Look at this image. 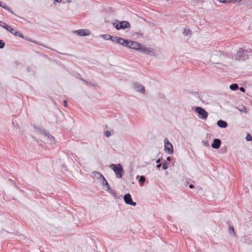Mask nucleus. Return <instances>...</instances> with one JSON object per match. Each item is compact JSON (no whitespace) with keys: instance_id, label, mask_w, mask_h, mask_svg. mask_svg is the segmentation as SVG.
<instances>
[{"instance_id":"nucleus-1","label":"nucleus","mask_w":252,"mask_h":252,"mask_svg":"<svg viewBox=\"0 0 252 252\" xmlns=\"http://www.w3.org/2000/svg\"><path fill=\"white\" fill-rule=\"evenodd\" d=\"M35 131L36 133H40L45 137L49 140L50 142H52L55 140V138L54 136H53L46 129L43 128L41 126H33Z\"/></svg>"},{"instance_id":"nucleus-2","label":"nucleus","mask_w":252,"mask_h":252,"mask_svg":"<svg viewBox=\"0 0 252 252\" xmlns=\"http://www.w3.org/2000/svg\"><path fill=\"white\" fill-rule=\"evenodd\" d=\"M110 167L113 170L116 174V176L117 178H122L124 175V169L121 164H111Z\"/></svg>"},{"instance_id":"nucleus-3","label":"nucleus","mask_w":252,"mask_h":252,"mask_svg":"<svg viewBox=\"0 0 252 252\" xmlns=\"http://www.w3.org/2000/svg\"><path fill=\"white\" fill-rule=\"evenodd\" d=\"M113 25L117 30L129 29L131 27L129 22L127 21H122L120 22L117 20H116V22L113 23Z\"/></svg>"},{"instance_id":"nucleus-4","label":"nucleus","mask_w":252,"mask_h":252,"mask_svg":"<svg viewBox=\"0 0 252 252\" xmlns=\"http://www.w3.org/2000/svg\"><path fill=\"white\" fill-rule=\"evenodd\" d=\"M249 52L247 50L240 48L235 55L236 60L244 61L249 58Z\"/></svg>"},{"instance_id":"nucleus-5","label":"nucleus","mask_w":252,"mask_h":252,"mask_svg":"<svg viewBox=\"0 0 252 252\" xmlns=\"http://www.w3.org/2000/svg\"><path fill=\"white\" fill-rule=\"evenodd\" d=\"M194 111L198 114V117L202 120H206L208 116V113L205 109L200 106L195 107Z\"/></svg>"},{"instance_id":"nucleus-6","label":"nucleus","mask_w":252,"mask_h":252,"mask_svg":"<svg viewBox=\"0 0 252 252\" xmlns=\"http://www.w3.org/2000/svg\"><path fill=\"white\" fill-rule=\"evenodd\" d=\"M164 151L169 154H172L174 152L173 145L166 138L164 139Z\"/></svg>"},{"instance_id":"nucleus-7","label":"nucleus","mask_w":252,"mask_h":252,"mask_svg":"<svg viewBox=\"0 0 252 252\" xmlns=\"http://www.w3.org/2000/svg\"><path fill=\"white\" fill-rule=\"evenodd\" d=\"M124 200L125 202L128 205L135 206L136 205V203L132 200V197L130 193H126L124 196Z\"/></svg>"},{"instance_id":"nucleus-8","label":"nucleus","mask_w":252,"mask_h":252,"mask_svg":"<svg viewBox=\"0 0 252 252\" xmlns=\"http://www.w3.org/2000/svg\"><path fill=\"white\" fill-rule=\"evenodd\" d=\"M133 87L135 91L140 93H143L145 92V88L143 85L139 84L137 82L133 84Z\"/></svg>"},{"instance_id":"nucleus-9","label":"nucleus","mask_w":252,"mask_h":252,"mask_svg":"<svg viewBox=\"0 0 252 252\" xmlns=\"http://www.w3.org/2000/svg\"><path fill=\"white\" fill-rule=\"evenodd\" d=\"M73 33L77 34L79 36H83L89 35L90 32L88 30L80 29L73 31Z\"/></svg>"},{"instance_id":"nucleus-10","label":"nucleus","mask_w":252,"mask_h":252,"mask_svg":"<svg viewBox=\"0 0 252 252\" xmlns=\"http://www.w3.org/2000/svg\"><path fill=\"white\" fill-rule=\"evenodd\" d=\"M139 50L140 52L145 53L148 55H152L154 54V52L153 50L151 48H149L146 47H144L141 45V48Z\"/></svg>"},{"instance_id":"nucleus-11","label":"nucleus","mask_w":252,"mask_h":252,"mask_svg":"<svg viewBox=\"0 0 252 252\" xmlns=\"http://www.w3.org/2000/svg\"><path fill=\"white\" fill-rule=\"evenodd\" d=\"M221 142L220 139L215 138L213 140V142L211 144L212 148L215 149H218L221 145Z\"/></svg>"},{"instance_id":"nucleus-12","label":"nucleus","mask_w":252,"mask_h":252,"mask_svg":"<svg viewBox=\"0 0 252 252\" xmlns=\"http://www.w3.org/2000/svg\"><path fill=\"white\" fill-rule=\"evenodd\" d=\"M9 32L16 36L21 37L23 39L26 38L24 35L20 32L17 31L14 29H13L12 28H11L10 30H9Z\"/></svg>"},{"instance_id":"nucleus-13","label":"nucleus","mask_w":252,"mask_h":252,"mask_svg":"<svg viewBox=\"0 0 252 252\" xmlns=\"http://www.w3.org/2000/svg\"><path fill=\"white\" fill-rule=\"evenodd\" d=\"M130 45H131L130 49L139 51L142 45L137 41H132Z\"/></svg>"},{"instance_id":"nucleus-14","label":"nucleus","mask_w":252,"mask_h":252,"mask_svg":"<svg viewBox=\"0 0 252 252\" xmlns=\"http://www.w3.org/2000/svg\"><path fill=\"white\" fill-rule=\"evenodd\" d=\"M217 124L218 126L220 128H225L228 126L227 122L222 120H218Z\"/></svg>"},{"instance_id":"nucleus-15","label":"nucleus","mask_w":252,"mask_h":252,"mask_svg":"<svg viewBox=\"0 0 252 252\" xmlns=\"http://www.w3.org/2000/svg\"><path fill=\"white\" fill-rule=\"evenodd\" d=\"M0 6L4 8V9L8 11L11 13L15 15V13H14L12 9L7 5H6L5 3L0 1Z\"/></svg>"},{"instance_id":"nucleus-16","label":"nucleus","mask_w":252,"mask_h":252,"mask_svg":"<svg viewBox=\"0 0 252 252\" xmlns=\"http://www.w3.org/2000/svg\"><path fill=\"white\" fill-rule=\"evenodd\" d=\"M107 191H108L109 193H110L113 197H114L116 199L119 198V196L117 195V193L115 190L112 189L111 188H108L106 189Z\"/></svg>"},{"instance_id":"nucleus-17","label":"nucleus","mask_w":252,"mask_h":252,"mask_svg":"<svg viewBox=\"0 0 252 252\" xmlns=\"http://www.w3.org/2000/svg\"><path fill=\"white\" fill-rule=\"evenodd\" d=\"M100 180L101 181V184H102V186H106L107 189H108V188H110L109 184H108L107 181L106 180V179L104 177L100 179Z\"/></svg>"},{"instance_id":"nucleus-18","label":"nucleus","mask_w":252,"mask_h":252,"mask_svg":"<svg viewBox=\"0 0 252 252\" xmlns=\"http://www.w3.org/2000/svg\"><path fill=\"white\" fill-rule=\"evenodd\" d=\"M229 88L232 91H237L239 89V86L237 83H233L230 85Z\"/></svg>"},{"instance_id":"nucleus-19","label":"nucleus","mask_w":252,"mask_h":252,"mask_svg":"<svg viewBox=\"0 0 252 252\" xmlns=\"http://www.w3.org/2000/svg\"><path fill=\"white\" fill-rule=\"evenodd\" d=\"M188 93L192 94L194 96H197V98L199 100H202V98L199 96V93L197 92H191L189 91H188Z\"/></svg>"},{"instance_id":"nucleus-20","label":"nucleus","mask_w":252,"mask_h":252,"mask_svg":"<svg viewBox=\"0 0 252 252\" xmlns=\"http://www.w3.org/2000/svg\"><path fill=\"white\" fill-rule=\"evenodd\" d=\"M122 40V37H118V36H113V38H111V40L113 42H115L117 43H120Z\"/></svg>"},{"instance_id":"nucleus-21","label":"nucleus","mask_w":252,"mask_h":252,"mask_svg":"<svg viewBox=\"0 0 252 252\" xmlns=\"http://www.w3.org/2000/svg\"><path fill=\"white\" fill-rule=\"evenodd\" d=\"M93 174L98 179H101L102 178H103L104 177L102 175V174L99 172L94 171V172H93Z\"/></svg>"},{"instance_id":"nucleus-22","label":"nucleus","mask_w":252,"mask_h":252,"mask_svg":"<svg viewBox=\"0 0 252 252\" xmlns=\"http://www.w3.org/2000/svg\"><path fill=\"white\" fill-rule=\"evenodd\" d=\"M121 41H123V46L125 47L128 46V44L130 42V40L126 39H124L122 38V40Z\"/></svg>"},{"instance_id":"nucleus-23","label":"nucleus","mask_w":252,"mask_h":252,"mask_svg":"<svg viewBox=\"0 0 252 252\" xmlns=\"http://www.w3.org/2000/svg\"><path fill=\"white\" fill-rule=\"evenodd\" d=\"M136 178H139V182L141 184H143L146 181V178L144 176H140L138 175Z\"/></svg>"},{"instance_id":"nucleus-24","label":"nucleus","mask_w":252,"mask_h":252,"mask_svg":"<svg viewBox=\"0 0 252 252\" xmlns=\"http://www.w3.org/2000/svg\"><path fill=\"white\" fill-rule=\"evenodd\" d=\"M101 36H102L103 38H104L106 40H111V38H113V36H111L108 34H102L101 35Z\"/></svg>"},{"instance_id":"nucleus-25","label":"nucleus","mask_w":252,"mask_h":252,"mask_svg":"<svg viewBox=\"0 0 252 252\" xmlns=\"http://www.w3.org/2000/svg\"><path fill=\"white\" fill-rule=\"evenodd\" d=\"M162 168L163 170H166L168 167V163L166 160H164V161L161 163Z\"/></svg>"},{"instance_id":"nucleus-26","label":"nucleus","mask_w":252,"mask_h":252,"mask_svg":"<svg viewBox=\"0 0 252 252\" xmlns=\"http://www.w3.org/2000/svg\"><path fill=\"white\" fill-rule=\"evenodd\" d=\"M26 40H29V41L30 42H32V43H34L36 44H37V45H40V46H43V47H46V46H45L44 45L42 44V43H39V42H38L37 41H32V39H29V38H25Z\"/></svg>"},{"instance_id":"nucleus-27","label":"nucleus","mask_w":252,"mask_h":252,"mask_svg":"<svg viewBox=\"0 0 252 252\" xmlns=\"http://www.w3.org/2000/svg\"><path fill=\"white\" fill-rule=\"evenodd\" d=\"M2 27L6 30L8 32H9V30H10L11 28L10 26H8L5 23H4L3 26H2Z\"/></svg>"},{"instance_id":"nucleus-28","label":"nucleus","mask_w":252,"mask_h":252,"mask_svg":"<svg viewBox=\"0 0 252 252\" xmlns=\"http://www.w3.org/2000/svg\"><path fill=\"white\" fill-rule=\"evenodd\" d=\"M2 27L6 30L8 32H9V30H10L11 28L10 26H8L5 23H4L3 26H2Z\"/></svg>"},{"instance_id":"nucleus-29","label":"nucleus","mask_w":252,"mask_h":252,"mask_svg":"<svg viewBox=\"0 0 252 252\" xmlns=\"http://www.w3.org/2000/svg\"><path fill=\"white\" fill-rule=\"evenodd\" d=\"M246 140L247 141H252V136L250 133H247L246 137Z\"/></svg>"},{"instance_id":"nucleus-30","label":"nucleus","mask_w":252,"mask_h":252,"mask_svg":"<svg viewBox=\"0 0 252 252\" xmlns=\"http://www.w3.org/2000/svg\"><path fill=\"white\" fill-rule=\"evenodd\" d=\"M242 0H227V2L237 3L240 2L241 1H242Z\"/></svg>"},{"instance_id":"nucleus-31","label":"nucleus","mask_w":252,"mask_h":252,"mask_svg":"<svg viewBox=\"0 0 252 252\" xmlns=\"http://www.w3.org/2000/svg\"><path fill=\"white\" fill-rule=\"evenodd\" d=\"M9 182H10V183L15 187H16V188L18 189L19 190H21V189H19V188H18L16 184V182L12 179H9Z\"/></svg>"},{"instance_id":"nucleus-32","label":"nucleus","mask_w":252,"mask_h":252,"mask_svg":"<svg viewBox=\"0 0 252 252\" xmlns=\"http://www.w3.org/2000/svg\"><path fill=\"white\" fill-rule=\"evenodd\" d=\"M202 144L203 145V146H206V147H209V143L208 142V141H207V140H203L202 141Z\"/></svg>"},{"instance_id":"nucleus-33","label":"nucleus","mask_w":252,"mask_h":252,"mask_svg":"<svg viewBox=\"0 0 252 252\" xmlns=\"http://www.w3.org/2000/svg\"><path fill=\"white\" fill-rule=\"evenodd\" d=\"M5 43L2 40H0V49H2L4 47Z\"/></svg>"},{"instance_id":"nucleus-34","label":"nucleus","mask_w":252,"mask_h":252,"mask_svg":"<svg viewBox=\"0 0 252 252\" xmlns=\"http://www.w3.org/2000/svg\"><path fill=\"white\" fill-rule=\"evenodd\" d=\"M228 229H229V233H231L232 232H233L234 233V229L232 226L229 225V227H228Z\"/></svg>"},{"instance_id":"nucleus-35","label":"nucleus","mask_w":252,"mask_h":252,"mask_svg":"<svg viewBox=\"0 0 252 252\" xmlns=\"http://www.w3.org/2000/svg\"><path fill=\"white\" fill-rule=\"evenodd\" d=\"M12 125L13 126H14V127L17 129H20V127L18 125H16L15 126L14 125H15V123H14V122L13 121L12 122Z\"/></svg>"},{"instance_id":"nucleus-36","label":"nucleus","mask_w":252,"mask_h":252,"mask_svg":"<svg viewBox=\"0 0 252 252\" xmlns=\"http://www.w3.org/2000/svg\"><path fill=\"white\" fill-rule=\"evenodd\" d=\"M105 135L106 137H109V136L111 135V132H110V131H108V130H107V131H105Z\"/></svg>"},{"instance_id":"nucleus-37","label":"nucleus","mask_w":252,"mask_h":252,"mask_svg":"<svg viewBox=\"0 0 252 252\" xmlns=\"http://www.w3.org/2000/svg\"><path fill=\"white\" fill-rule=\"evenodd\" d=\"M80 80H81L82 82H83L86 85H88L89 84V82L85 80L84 79L82 78H79Z\"/></svg>"},{"instance_id":"nucleus-38","label":"nucleus","mask_w":252,"mask_h":252,"mask_svg":"<svg viewBox=\"0 0 252 252\" xmlns=\"http://www.w3.org/2000/svg\"><path fill=\"white\" fill-rule=\"evenodd\" d=\"M241 92L245 93L246 92L245 89L243 87H241L238 89Z\"/></svg>"},{"instance_id":"nucleus-39","label":"nucleus","mask_w":252,"mask_h":252,"mask_svg":"<svg viewBox=\"0 0 252 252\" xmlns=\"http://www.w3.org/2000/svg\"><path fill=\"white\" fill-rule=\"evenodd\" d=\"M63 106L65 107H67V105H68V102H67V101L66 100H64L63 101Z\"/></svg>"},{"instance_id":"nucleus-40","label":"nucleus","mask_w":252,"mask_h":252,"mask_svg":"<svg viewBox=\"0 0 252 252\" xmlns=\"http://www.w3.org/2000/svg\"><path fill=\"white\" fill-rule=\"evenodd\" d=\"M239 111L240 112H246V108L245 106H243L241 109H239Z\"/></svg>"},{"instance_id":"nucleus-41","label":"nucleus","mask_w":252,"mask_h":252,"mask_svg":"<svg viewBox=\"0 0 252 252\" xmlns=\"http://www.w3.org/2000/svg\"><path fill=\"white\" fill-rule=\"evenodd\" d=\"M222 55L223 56H228V54L227 53H226L225 52H220V55L221 56V55Z\"/></svg>"},{"instance_id":"nucleus-42","label":"nucleus","mask_w":252,"mask_h":252,"mask_svg":"<svg viewBox=\"0 0 252 252\" xmlns=\"http://www.w3.org/2000/svg\"><path fill=\"white\" fill-rule=\"evenodd\" d=\"M221 3H227V0H217Z\"/></svg>"},{"instance_id":"nucleus-43","label":"nucleus","mask_w":252,"mask_h":252,"mask_svg":"<svg viewBox=\"0 0 252 252\" xmlns=\"http://www.w3.org/2000/svg\"><path fill=\"white\" fill-rule=\"evenodd\" d=\"M136 34L138 36H142L143 35V33H142L141 32H136Z\"/></svg>"},{"instance_id":"nucleus-44","label":"nucleus","mask_w":252,"mask_h":252,"mask_svg":"<svg viewBox=\"0 0 252 252\" xmlns=\"http://www.w3.org/2000/svg\"><path fill=\"white\" fill-rule=\"evenodd\" d=\"M27 70L28 72H30L32 71V68L30 66H28L27 68Z\"/></svg>"},{"instance_id":"nucleus-45","label":"nucleus","mask_w":252,"mask_h":252,"mask_svg":"<svg viewBox=\"0 0 252 252\" xmlns=\"http://www.w3.org/2000/svg\"><path fill=\"white\" fill-rule=\"evenodd\" d=\"M189 188L190 189H193L194 188V186L192 184H190L189 185Z\"/></svg>"},{"instance_id":"nucleus-46","label":"nucleus","mask_w":252,"mask_h":252,"mask_svg":"<svg viewBox=\"0 0 252 252\" xmlns=\"http://www.w3.org/2000/svg\"><path fill=\"white\" fill-rule=\"evenodd\" d=\"M132 41L130 40V42H129L128 45V46H126V47H128V48H131V45H130L131 44V42H132Z\"/></svg>"},{"instance_id":"nucleus-47","label":"nucleus","mask_w":252,"mask_h":252,"mask_svg":"<svg viewBox=\"0 0 252 252\" xmlns=\"http://www.w3.org/2000/svg\"><path fill=\"white\" fill-rule=\"evenodd\" d=\"M4 23V22L0 21V26L2 27V26H3Z\"/></svg>"},{"instance_id":"nucleus-48","label":"nucleus","mask_w":252,"mask_h":252,"mask_svg":"<svg viewBox=\"0 0 252 252\" xmlns=\"http://www.w3.org/2000/svg\"><path fill=\"white\" fill-rule=\"evenodd\" d=\"M171 158L170 157H167L166 160L168 161H171Z\"/></svg>"},{"instance_id":"nucleus-49","label":"nucleus","mask_w":252,"mask_h":252,"mask_svg":"<svg viewBox=\"0 0 252 252\" xmlns=\"http://www.w3.org/2000/svg\"><path fill=\"white\" fill-rule=\"evenodd\" d=\"M161 164L159 163V164H157V167L158 168H159L161 167Z\"/></svg>"},{"instance_id":"nucleus-50","label":"nucleus","mask_w":252,"mask_h":252,"mask_svg":"<svg viewBox=\"0 0 252 252\" xmlns=\"http://www.w3.org/2000/svg\"><path fill=\"white\" fill-rule=\"evenodd\" d=\"M160 160H161L160 158H158V159L157 160L156 162L159 163Z\"/></svg>"},{"instance_id":"nucleus-51","label":"nucleus","mask_w":252,"mask_h":252,"mask_svg":"<svg viewBox=\"0 0 252 252\" xmlns=\"http://www.w3.org/2000/svg\"><path fill=\"white\" fill-rule=\"evenodd\" d=\"M89 84H90L91 86H93V87H94L95 86V85L94 84H92V83H89Z\"/></svg>"},{"instance_id":"nucleus-52","label":"nucleus","mask_w":252,"mask_h":252,"mask_svg":"<svg viewBox=\"0 0 252 252\" xmlns=\"http://www.w3.org/2000/svg\"><path fill=\"white\" fill-rule=\"evenodd\" d=\"M55 2H60L62 0H54Z\"/></svg>"},{"instance_id":"nucleus-53","label":"nucleus","mask_w":252,"mask_h":252,"mask_svg":"<svg viewBox=\"0 0 252 252\" xmlns=\"http://www.w3.org/2000/svg\"><path fill=\"white\" fill-rule=\"evenodd\" d=\"M123 43V41H120V43H118V44H121V45H123V43Z\"/></svg>"},{"instance_id":"nucleus-54","label":"nucleus","mask_w":252,"mask_h":252,"mask_svg":"<svg viewBox=\"0 0 252 252\" xmlns=\"http://www.w3.org/2000/svg\"><path fill=\"white\" fill-rule=\"evenodd\" d=\"M71 2V0H67V2L69 3Z\"/></svg>"},{"instance_id":"nucleus-55","label":"nucleus","mask_w":252,"mask_h":252,"mask_svg":"<svg viewBox=\"0 0 252 252\" xmlns=\"http://www.w3.org/2000/svg\"><path fill=\"white\" fill-rule=\"evenodd\" d=\"M183 33H184V35H187V34H188V33H185V32H183Z\"/></svg>"}]
</instances>
